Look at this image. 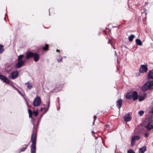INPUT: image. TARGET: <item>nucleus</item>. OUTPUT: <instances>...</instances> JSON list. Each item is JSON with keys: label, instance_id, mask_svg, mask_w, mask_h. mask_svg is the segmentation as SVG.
Returning <instances> with one entry per match:
<instances>
[{"label": "nucleus", "instance_id": "1", "mask_svg": "<svg viewBox=\"0 0 153 153\" xmlns=\"http://www.w3.org/2000/svg\"><path fill=\"white\" fill-rule=\"evenodd\" d=\"M153 89V80L147 82L142 87V90L144 92Z\"/></svg>", "mask_w": 153, "mask_h": 153}, {"label": "nucleus", "instance_id": "2", "mask_svg": "<svg viewBox=\"0 0 153 153\" xmlns=\"http://www.w3.org/2000/svg\"><path fill=\"white\" fill-rule=\"evenodd\" d=\"M36 135V134L34 133H33L32 134L31 142L32 143L31 146V153H35Z\"/></svg>", "mask_w": 153, "mask_h": 153}, {"label": "nucleus", "instance_id": "3", "mask_svg": "<svg viewBox=\"0 0 153 153\" xmlns=\"http://www.w3.org/2000/svg\"><path fill=\"white\" fill-rule=\"evenodd\" d=\"M24 57L23 55H20L19 56L18 59V62L15 65L16 68H19L22 67L24 64L25 62L22 60V58Z\"/></svg>", "mask_w": 153, "mask_h": 153}, {"label": "nucleus", "instance_id": "4", "mask_svg": "<svg viewBox=\"0 0 153 153\" xmlns=\"http://www.w3.org/2000/svg\"><path fill=\"white\" fill-rule=\"evenodd\" d=\"M32 57H33L34 60L35 62H37L38 60V55L36 53H33L30 52L27 53L26 56L27 59H28Z\"/></svg>", "mask_w": 153, "mask_h": 153}, {"label": "nucleus", "instance_id": "5", "mask_svg": "<svg viewBox=\"0 0 153 153\" xmlns=\"http://www.w3.org/2000/svg\"><path fill=\"white\" fill-rule=\"evenodd\" d=\"M19 74V73L18 71H16L9 74L8 76V77L12 79H14L18 77Z\"/></svg>", "mask_w": 153, "mask_h": 153}, {"label": "nucleus", "instance_id": "6", "mask_svg": "<svg viewBox=\"0 0 153 153\" xmlns=\"http://www.w3.org/2000/svg\"><path fill=\"white\" fill-rule=\"evenodd\" d=\"M145 127L149 131L153 129V120H149L146 126Z\"/></svg>", "mask_w": 153, "mask_h": 153}, {"label": "nucleus", "instance_id": "7", "mask_svg": "<svg viewBox=\"0 0 153 153\" xmlns=\"http://www.w3.org/2000/svg\"><path fill=\"white\" fill-rule=\"evenodd\" d=\"M148 70V68L146 65H142L140 67L139 71L141 73H144L146 72Z\"/></svg>", "mask_w": 153, "mask_h": 153}, {"label": "nucleus", "instance_id": "8", "mask_svg": "<svg viewBox=\"0 0 153 153\" xmlns=\"http://www.w3.org/2000/svg\"><path fill=\"white\" fill-rule=\"evenodd\" d=\"M28 112L29 114V117L31 118L32 117V114L33 113V115L35 117H36L38 114V110H34L32 113V111L30 109H29L28 110Z\"/></svg>", "mask_w": 153, "mask_h": 153}, {"label": "nucleus", "instance_id": "9", "mask_svg": "<svg viewBox=\"0 0 153 153\" xmlns=\"http://www.w3.org/2000/svg\"><path fill=\"white\" fill-rule=\"evenodd\" d=\"M28 112L29 114V117L31 118L32 117V114L33 113V115L35 117H36L38 114V110H34L32 113V111L30 109H29L28 110Z\"/></svg>", "mask_w": 153, "mask_h": 153}, {"label": "nucleus", "instance_id": "10", "mask_svg": "<svg viewBox=\"0 0 153 153\" xmlns=\"http://www.w3.org/2000/svg\"><path fill=\"white\" fill-rule=\"evenodd\" d=\"M123 100L121 99L118 100L116 102V106L119 109H120L121 108L123 104Z\"/></svg>", "mask_w": 153, "mask_h": 153}, {"label": "nucleus", "instance_id": "11", "mask_svg": "<svg viewBox=\"0 0 153 153\" xmlns=\"http://www.w3.org/2000/svg\"><path fill=\"white\" fill-rule=\"evenodd\" d=\"M124 119L125 121L128 122L130 121L131 119V116L130 113H128L125 114L124 117Z\"/></svg>", "mask_w": 153, "mask_h": 153}, {"label": "nucleus", "instance_id": "12", "mask_svg": "<svg viewBox=\"0 0 153 153\" xmlns=\"http://www.w3.org/2000/svg\"><path fill=\"white\" fill-rule=\"evenodd\" d=\"M147 79L148 80L153 79V69L150 70L149 71L147 76Z\"/></svg>", "mask_w": 153, "mask_h": 153}, {"label": "nucleus", "instance_id": "13", "mask_svg": "<svg viewBox=\"0 0 153 153\" xmlns=\"http://www.w3.org/2000/svg\"><path fill=\"white\" fill-rule=\"evenodd\" d=\"M0 79L7 83H9L10 82L9 80L5 76L0 75Z\"/></svg>", "mask_w": 153, "mask_h": 153}, {"label": "nucleus", "instance_id": "14", "mask_svg": "<svg viewBox=\"0 0 153 153\" xmlns=\"http://www.w3.org/2000/svg\"><path fill=\"white\" fill-rule=\"evenodd\" d=\"M132 98L133 100L135 101L137 100L138 98V95L136 91H134L132 93Z\"/></svg>", "mask_w": 153, "mask_h": 153}, {"label": "nucleus", "instance_id": "15", "mask_svg": "<svg viewBox=\"0 0 153 153\" xmlns=\"http://www.w3.org/2000/svg\"><path fill=\"white\" fill-rule=\"evenodd\" d=\"M146 151V147L145 146H143L139 149V153H144Z\"/></svg>", "mask_w": 153, "mask_h": 153}, {"label": "nucleus", "instance_id": "16", "mask_svg": "<svg viewBox=\"0 0 153 153\" xmlns=\"http://www.w3.org/2000/svg\"><path fill=\"white\" fill-rule=\"evenodd\" d=\"M33 104L35 106H38V97L37 96L34 100L33 102Z\"/></svg>", "mask_w": 153, "mask_h": 153}, {"label": "nucleus", "instance_id": "17", "mask_svg": "<svg viewBox=\"0 0 153 153\" xmlns=\"http://www.w3.org/2000/svg\"><path fill=\"white\" fill-rule=\"evenodd\" d=\"M49 46L47 44H46L45 46L42 48V51H47L49 50Z\"/></svg>", "mask_w": 153, "mask_h": 153}, {"label": "nucleus", "instance_id": "18", "mask_svg": "<svg viewBox=\"0 0 153 153\" xmlns=\"http://www.w3.org/2000/svg\"><path fill=\"white\" fill-rule=\"evenodd\" d=\"M146 97V94L144 93L143 96H141L139 97V101H141L144 100L145 98Z\"/></svg>", "mask_w": 153, "mask_h": 153}, {"label": "nucleus", "instance_id": "19", "mask_svg": "<svg viewBox=\"0 0 153 153\" xmlns=\"http://www.w3.org/2000/svg\"><path fill=\"white\" fill-rule=\"evenodd\" d=\"M126 98L128 99H131L132 98V93H129L126 95Z\"/></svg>", "mask_w": 153, "mask_h": 153}, {"label": "nucleus", "instance_id": "20", "mask_svg": "<svg viewBox=\"0 0 153 153\" xmlns=\"http://www.w3.org/2000/svg\"><path fill=\"white\" fill-rule=\"evenodd\" d=\"M136 43L140 46H142V43L141 41L139 39H136L135 40Z\"/></svg>", "mask_w": 153, "mask_h": 153}, {"label": "nucleus", "instance_id": "21", "mask_svg": "<svg viewBox=\"0 0 153 153\" xmlns=\"http://www.w3.org/2000/svg\"><path fill=\"white\" fill-rule=\"evenodd\" d=\"M140 138V137L139 136H133L131 138L132 140H134V141L136 140H139Z\"/></svg>", "mask_w": 153, "mask_h": 153}, {"label": "nucleus", "instance_id": "22", "mask_svg": "<svg viewBox=\"0 0 153 153\" xmlns=\"http://www.w3.org/2000/svg\"><path fill=\"white\" fill-rule=\"evenodd\" d=\"M146 10L145 8H143L141 10V13L143 14H144V15L145 16V19L146 18V16L147 14V13L146 12Z\"/></svg>", "mask_w": 153, "mask_h": 153}, {"label": "nucleus", "instance_id": "23", "mask_svg": "<svg viewBox=\"0 0 153 153\" xmlns=\"http://www.w3.org/2000/svg\"><path fill=\"white\" fill-rule=\"evenodd\" d=\"M135 36L131 34L128 37V40L129 42H132L134 38V37Z\"/></svg>", "mask_w": 153, "mask_h": 153}, {"label": "nucleus", "instance_id": "24", "mask_svg": "<svg viewBox=\"0 0 153 153\" xmlns=\"http://www.w3.org/2000/svg\"><path fill=\"white\" fill-rule=\"evenodd\" d=\"M25 85H27V87L29 89H31L32 87V84L29 82L26 83Z\"/></svg>", "mask_w": 153, "mask_h": 153}, {"label": "nucleus", "instance_id": "25", "mask_svg": "<svg viewBox=\"0 0 153 153\" xmlns=\"http://www.w3.org/2000/svg\"><path fill=\"white\" fill-rule=\"evenodd\" d=\"M43 110H44V111H43V113L42 114L41 116V117L43 115V114H44L47 111L46 110L45 108H41L40 109V111H42Z\"/></svg>", "mask_w": 153, "mask_h": 153}, {"label": "nucleus", "instance_id": "26", "mask_svg": "<svg viewBox=\"0 0 153 153\" xmlns=\"http://www.w3.org/2000/svg\"><path fill=\"white\" fill-rule=\"evenodd\" d=\"M4 46L0 45V53H2L4 51V49L3 48Z\"/></svg>", "mask_w": 153, "mask_h": 153}, {"label": "nucleus", "instance_id": "27", "mask_svg": "<svg viewBox=\"0 0 153 153\" xmlns=\"http://www.w3.org/2000/svg\"><path fill=\"white\" fill-rule=\"evenodd\" d=\"M139 113L140 116H142L144 112L143 111H140L139 112Z\"/></svg>", "mask_w": 153, "mask_h": 153}, {"label": "nucleus", "instance_id": "28", "mask_svg": "<svg viewBox=\"0 0 153 153\" xmlns=\"http://www.w3.org/2000/svg\"><path fill=\"white\" fill-rule=\"evenodd\" d=\"M128 153H135L134 151L132 149H130L128 150Z\"/></svg>", "mask_w": 153, "mask_h": 153}, {"label": "nucleus", "instance_id": "29", "mask_svg": "<svg viewBox=\"0 0 153 153\" xmlns=\"http://www.w3.org/2000/svg\"><path fill=\"white\" fill-rule=\"evenodd\" d=\"M134 141V140H133L132 139H131V146H133L134 145L135 143Z\"/></svg>", "mask_w": 153, "mask_h": 153}, {"label": "nucleus", "instance_id": "30", "mask_svg": "<svg viewBox=\"0 0 153 153\" xmlns=\"http://www.w3.org/2000/svg\"><path fill=\"white\" fill-rule=\"evenodd\" d=\"M27 145H25V146L22 149H21V151L23 152V151H24L27 148Z\"/></svg>", "mask_w": 153, "mask_h": 153}, {"label": "nucleus", "instance_id": "31", "mask_svg": "<svg viewBox=\"0 0 153 153\" xmlns=\"http://www.w3.org/2000/svg\"><path fill=\"white\" fill-rule=\"evenodd\" d=\"M93 118H94V121L93 122V124H94V122H95V120L97 119V117L96 116H94V117H93Z\"/></svg>", "mask_w": 153, "mask_h": 153}, {"label": "nucleus", "instance_id": "32", "mask_svg": "<svg viewBox=\"0 0 153 153\" xmlns=\"http://www.w3.org/2000/svg\"><path fill=\"white\" fill-rule=\"evenodd\" d=\"M62 58H60L59 59H57L58 62L59 63L61 62H62Z\"/></svg>", "mask_w": 153, "mask_h": 153}, {"label": "nucleus", "instance_id": "33", "mask_svg": "<svg viewBox=\"0 0 153 153\" xmlns=\"http://www.w3.org/2000/svg\"><path fill=\"white\" fill-rule=\"evenodd\" d=\"M145 137H147L149 136V134L147 133H145L144 134Z\"/></svg>", "mask_w": 153, "mask_h": 153}, {"label": "nucleus", "instance_id": "34", "mask_svg": "<svg viewBox=\"0 0 153 153\" xmlns=\"http://www.w3.org/2000/svg\"><path fill=\"white\" fill-rule=\"evenodd\" d=\"M41 102V99L40 97H39V105L40 104Z\"/></svg>", "mask_w": 153, "mask_h": 153}, {"label": "nucleus", "instance_id": "35", "mask_svg": "<svg viewBox=\"0 0 153 153\" xmlns=\"http://www.w3.org/2000/svg\"><path fill=\"white\" fill-rule=\"evenodd\" d=\"M13 87L16 91H18V89L16 87H15L14 86H13Z\"/></svg>", "mask_w": 153, "mask_h": 153}, {"label": "nucleus", "instance_id": "36", "mask_svg": "<svg viewBox=\"0 0 153 153\" xmlns=\"http://www.w3.org/2000/svg\"><path fill=\"white\" fill-rule=\"evenodd\" d=\"M108 43H110V44H112V43L111 42V40H109L108 42Z\"/></svg>", "mask_w": 153, "mask_h": 153}, {"label": "nucleus", "instance_id": "37", "mask_svg": "<svg viewBox=\"0 0 153 153\" xmlns=\"http://www.w3.org/2000/svg\"><path fill=\"white\" fill-rule=\"evenodd\" d=\"M151 112L153 114V107L151 109Z\"/></svg>", "mask_w": 153, "mask_h": 153}, {"label": "nucleus", "instance_id": "38", "mask_svg": "<svg viewBox=\"0 0 153 153\" xmlns=\"http://www.w3.org/2000/svg\"><path fill=\"white\" fill-rule=\"evenodd\" d=\"M56 51L57 52H60V50L58 49H57Z\"/></svg>", "mask_w": 153, "mask_h": 153}, {"label": "nucleus", "instance_id": "39", "mask_svg": "<svg viewBox=\"0 0 153 153\" xmlns=\"http://www.w3.org/2000/svg\"><path fill=\"white\" fill-rule=\"evenodd\" d=\"M18 91V92H19V94H21V92L18 90V91Z\"/></svg>", "mask_w": 153, "mask_h": 153}, {"label": "nucleus", "instance_id": "40", "mask_svg": "<svg viewBox=\"0 0 153 153\" xmlns=\"http://www.w3.org/2000/svg\"><path fill=\"white\" fill-rule=\"evenodd\" d=\"M18 91V92H19V94H21V92L18 90V91Z\"/></svg>", "mask_w": 153, "mask_h": 153}, {"label": "nucleus", "instance_id": "41", "mask_svg": "<svg viewBox=\"0 0 153 153\" xmlns=\"http://www.w3.org/2000/svg\"><path fill=\"white\" fill-rule=\"evenodd\" d=\"M18 91V92H19V94H21V92L18 90V91Z\"/></svg>", "mask_w": 153, "mask_h": 153}, {"label": "nucleus", "instance_id": "42", "mask_svg": "<svg viewBox=\"0 0 153 153\" xmlns=\"http://www.w3.org/2000/svg\"><path fill=\"white\" fill-rule=\"evenodd\" d=\"M26 102L27 105L28 106V105H29L27 101H26Z\"/></svg>", "mask_w": 153, "mask_h": 153}, {"label": "nucleus", "instance_id": "43", "mask_svg": "<svg viewBox=\"0 0 153 153\" xmlns=\"http://www.w3.org/2000/svg\"><path fill=\"white\" fill-rule=\"evenodd\" d=\"M49 13H50V9H49Z\"/></svg>", "mask_w": 153, "mask_h": 153}, {"label": "nucleus", "instance_id": "44", "mask_svg": "<svg viewBox=\"0 0 153 153\" xmlns=\"http://www.w3.org/2000/svg\"><path fill=\"white\" fill-rule=\"evenodd\" d=\"M10 71H8V72H9Z\"/></svg>", "mask_w": 153, "mask_h": 153}]
</instances>
